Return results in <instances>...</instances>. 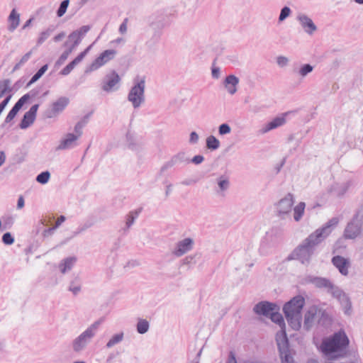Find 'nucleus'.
Returning <instances> with one entry per match:
<instances>
[{"label": "nucleus", "mask_w": 363, "mask_h": 363, "mask_svg": "<svg viewBox=\"0 0 363 363\" xmlns=\"http://www.w3.org/2000/svg\"><path fill=\"white\" fill-rule=\"evenodd\" d=\"M339 218L333 217L323 226L305 238L286 258V261L298 260L302 264L308 265L315 254V247L321 243L338 225Z\"/></svg>", "instance_id": "obj_1"}, {"label": "nucleus", "mask_w": 363, "mask_h": 363, "mask_svg": "<svg viewBox=\"0 0 363 363\" xmlns=\"http://www.w3.org/2000/svg\"><path fill=\"white\" fill-rule=\"evenodd\" d=\"M349 344L348 337L344 330H340L323 337L318 349L328 359L336 360L346 356Z\"/></svg>", "instance_id": "obj_2"}, {"label": "nucleus", "mask_w": 363, "mask_h": 363, "mask_svg": "<svg viewBox=\"0 0 363 363\" xmlns=\"http://www.w3.org/2000/svg\"><path fill=\"white\" fill-rule=\"evenodd\" d=\"M172 16L174 13L169 9H160L148 16L146 21L147 26L152 30L162 31L164 28L171 25Z\"/></svg>", "instance_id": "obj_3"}, {"label": "nucleus", "mask_w": 363, "mask_h": 363, "mask_svg": "<svg viewBox=\"0 0 363 363\" xmlns=\"http://www.w3.org/2000/svg\"><path fill=\"white\" fill-rule=\"evenodd\" d=\"M145 77L137 75L133 79V85L128 94V100L134 108H139L145 102Z\"/></svg>", "instance_id": "obj_4"}, {"label": "nucleus", "mask_w": 363, "mask_h": 363, "mask_svg": "<svg viewBox=\"0 0 363 363\" xmlns=\"http://www.w3.org/2000/svg\"><path fill=\"white\" fill-rule=\"evenodd\" d=\"M363 228V206L357 209L347 223L343 233L345 239L354 240L359 237Z\"/></svg>", "instance_id": "obj_5"}, {"label": "nucleus", "mask_w": 363, "mask_h": 363, "mask_svg": "<svg viewBox=\"0 0 363 363\" xmlns=\"http://www.w3.org/2000/svg\"><path fill=\"white\" fill-rule=\"evenodd\" d=\"M102 322V319L94 322L74 340L73 350L75 352L82 350L86 346V343L95 335L96 330Z\"/></svg>", "instance_id": "obj_6"}, {"label": "nucleus", "mask_w": 363, "mask_h": 363, "mask_svg": "<svg viewBox=\"0 0 363 363\" xmlns=\"http://www.w3.org/2000/svg\"><path fill=\"white\" fill-rule=\"evenodd\" d=\"M307 283L313 284L319 289H326L327 292L331 295H347L342 290L333 284L330 279L314 276H308L306 278Z\"/></svg>", "instance_id": "obj_7"}, {"label": "nucleus", "mask_w": 363, "mask_h": 363, "mask_svg": "<svg viewBox=\"0 0 363 363\" xmlns=\"http://www.w3.org/2000/svg\"><path fill=\"white\" fill-rule=\"evenodd\" d=\"M117 51L113 49L105 50L89 65L84 70V74H87L97 70L105 64L114 59Z\"/></svg>", "instance_id": "obj_8"}, {"label": "nucleus", "mask_w": 363, "mask_h": 363, "mask_svg": "<svg viewBox=\"0 0 363 363\" xmlns=\"http://www.w3.org/2000/svg\"><path fill=\"white\" fill-rule=\"evenodd\" d=\"M121 78L118 72L112 69L107 73L101 79V88L107 93L117 91L120 87Z\"/></svg>", "instance_id": "obj_9"}, {"label": "nucleus", "mask_w": 363, "mask_h": 363, "mask_svg": "<svg viewBox=\"0 0 363 363\" xmlns=\"http://www.w3.org/2000/svg\"><path fill=\"white\" fill-rule=\"evenodd\" d=\"M294 203V197L291 193H288L284 198L275 203L277 206V216L281 220L286 218L291 211Z\"/></svg>", "instance_id": "obj_10"}, {"label": "nucleus", "mask_w": 363, "mask_h": 363, "mask_svg": "<svg viewBox=\"0 0 363 363\" xmlns=\"http://www.w3.org/2000/svg\"><path fill=\"white\" fill-rule=\"evenodd\" d=\"M69 99L67 96H60L57 101L51 104L50 108H48L44 112V117L46 118H52L57 117L61 113L65 108L68 106Z\"/></svg>", "instance_id": "obj_11"}, {"label": "nucleus", "mask_w": 363, "mask_h": 363, "mask_svg": "<svg viewBox=\"0 0 363 363\" xmlns=\"http://www.w3.org/2000/svg\"><path fill=\"white\" fill-rule=\"evenodd\" d=\"M277 349L281 363H294V357L290 350V343L288 337L276 340Z\"/></svg>", "instance_id": "obj_12"}, {"label": "nucleus", "mask_w": 363, "mask_h": 363, "mask_svg": "<svg viewBox=\"0 0 363 363\" xmlns=\"http://www.w3.org/2000/svg\"><path fill=\"white\" fill-rule=\"evenodd\" d=\"M40 104H33L28 111H26L18 123V127L22 130H26L31 126L35 121L37 112Z\"/></svg>", "instance_id": "obj_13"}, {"label": "nucleus", "mask_w": 363, "mask_h": 363, "mask_svg": "<svg viewBox=\"0 0 363 363\" xmlns=\"http://www.w3.org/2000/svg\"><path fill=\"white\" fill-rule=\"evenodd\" d=\"M275 310H279V306L274 303L262 301L257 303L253 308L254 312L259 315L269 318Z\"/></svg>", "instance_id": "obj_14"}, {"label": "nucleus", "mask_w": 363, "mask_h": 363, "mask_svg": "<svg viewBox=\"0 0 363 363\" xmlns=\"http://www.w3.org/2000/svg\"><path fill=\"white\" fill-rule=\"evenodd\" d=\"M186 162L187 164L189 163V158L186 157V153L183 151L179 152L177 154L173 155L171 159L166 162L160 168L158 176H161L163 172H164L168 169L179 165L180 164Z\"/></svg>", "instance_id": "obj_15"}, {"label": "nucleus", "mask_w": 363, "mask_h": 363, "mask_svg": "<svg viewBox=\"0 0 363 363\" xmlns=\"http://www.w3.org/2000/svg\"><path fill=\"white\" fill-rule=\"evenodd\" d=\"M279 311V310L274 311L269 317L273 323L277 324L280 328V330L276 333V340L288 337L286 331V324L284 317Z\"/></svg>", "instance_id": "obj_16"}, {"label": "nucleus", "mask_w": 363, "mask_h": 363, "mask_svg": "<svg viewBox=\"0 0 363 363\" xmlns=\"http://www.w3.org/2000/svg\"><path fill=\"white\" fill-rule=\"evenodd\" d=\"M288 304L290 306L289 307V311L291 314H301V311L305 304V298L304 296H293V298L288 302H286L283 307V312L284 313V308L287 307Z\"/></svg>", "instance_id": "obj_17"}, {"label": "nucleus", "mask_w": 363, "mask_h": 363, "mask_svg": "<svg viewBox=\"0 0 363 363\" xmlns=\"http://www.w3.org/2000/svg\"><path fill=\"white\" fill-rule=\"evenodd\" d=\"M194 241L191 238H186L179 241L172 251V253L177 257H181L186 252L190 251L194 246Z\"/></svg>", "instance_id": "obj_18"}, {"label": "nucleus", "mask_w": 363, "mask_h": 363, "mask_svg": "<svg viewBox=\"0 0 363 363\" xmlns=\"http://www.w3.org/2000/svg\"><path fill=\"white\" fill-rule=\"evenodd\" d=\"M331 262L342 275L348 274V269L350 267V261L348 258L337 255L333 257Z\"/></svg>", "instance_id": "obj_19"}, {"label": "nucleus", "mask_w": 363, "mask_h": 363, "mask_svg": "<svg viewBox=\"0 0 363 363\" xmlns=\"http://www.w3.org/2000/svg\"><path fill=\"white\" fill-rule=\"evenodd\" d=\"M287 306H290L288 304ZM289 307L284 308V315L289 326L294 330H298L301 327V314H291Z\"/></svg>", "instance_id": "obj_20"}, {"label": "nucleus", "mask_w": 363, "mask_h": 363, "mask_svg": "<svg viewBox=\"0 0 363 363\" xmlns=\"http://www.w3.org/2000/svg\"><path fill=\"white\" fill-rule=\"evenodd\" d=\"M297 20L299 21L304 31L309 35H312L318 29L313 20L306 14L298 15Z\"/></svg>", "instance_id": "obj_21"}, {"label": "nucleus", "mask_w": 363, "mask_h": 363, "mask_svg": "<svg viewBox=\"0 0 363 363\" xmlns=\"http://www.w3.org/2000/svg\"><path fill=\"white\" fill-rule=\"evenodd\" d=\"M289 114L288 112L282 113L281 116H276L272 121H269L262 128V133H266L273 129H275L286 123V116Z\"/></svg>", "instance_id": "obj_22"}, {"label": "nucleus", "mask_w": 363, "mask_h": 363, "mask_svg": "<svg viewBox=\"0 0 363 363\" xmlns=\"http://www.w3.org/2000/svg\"><path fill=\"white\" fill-rule=\"evenodd\" d=\"M239 84V78L234 74L228 75L224 81L223 84L228 92L233 95L237 91V86Z\"/></svg>", "instance_id": "obj_23"}, {"label": "nucleus", "mask_w": 363, "mask_h": 363, "mask_svg": "<svg viewBox=\"0 0 363 363\" xmlns=\"http://www.w3.org/2000/svg\"><path fill=\"white\" fill-rule=\"evenodd\" d=\"M22 101H19V100H18L15 104L13 105V106L11 108V109L9 111L7 116H6L5 119H4V121L3 122V123L1 125V128H3L5 127V125L7 124V123H9L10 122H11L15 118L16 116H17L18 113L19 112V111L22 108V107L23 106V105L21 104Z\"/></svg>", "instance_id": "obj_24"}, {"label": "nucleus", "mask_w": 363, "mask_h": 363, "mask_svg": "<svg viewBox=\"0 0 363 363\" xmlns=\"http://www.w3.org/2000/svg\"><path fill=\"white\" fill-rule=\"evenodd\" d=\"M128 148L133 151H138L141 147V143L137 135L130 131H128L125 135Z\"/></svg>", "instance_id": "obj_25"}, {"label": "nucleus", "mask_w": 363, "mask_h": 363, "mask_svg": "<svg viewBox=\"0 0 363 363\" xmlns=\"http://www.w3.org/2000/svg\"><path fill=\"white\" fill-rule=\"evenodd\" d=\"M79 135H76L74 133H69L65 138H63L60 145L56 147L57 150H67L71 147L72 144L78 140Z\"/></svg>", "instance_id": "obj_26"}, {"label": "nucleus", "mask_w": 363, "mask_h": 363, "mask_svg": "<svg viewBox=\"0 0 363 363\" xmlns=\"http://www.w3.org/2000/svg\"><path fill=\"white\" fill-rule=\"evenodd\" d=\"M9 23L8 30L10 32H13L18 26L20 23V14L16 11V9H13L8 17Z\"/></svg>", "instance_id": "obj_27"}, {"label": "nucleus", "mask_w": 363, "mask_h": 363, "mask_svg": "<svg viewBox=\"0 0 363 363\" xmlns=\"http://www.w3.org/2000/svg\"><path fill=\"white\" fill-rule=\"evenodd\" d=\"M338 299L341 305L342 310L345 315L350 316L352 313V302L349 296H335Z\"/></svg>", "instance_id": "obj_28"}, {"label": "nucleus", "mask_w": 363, "mask_h": 363, "mask_svg": "<svg viewBox=\"0 0 363 363\" xmlns=\"http://www.w3.org/2000/svg\"><path fill=\"white\" fill-rule=\"evenodd\" d=\"M315 315H316V309L315 308H311L308 311H307L306 313H305L303 328L306 330L308 331L312 328Z\"/></svg>", "instance_id": "obj_29"}, {"label": "nucleus", "mask_w": 363, "mask_h": 363, "mask_svg": "<svg viewBox=\"0 0 363 363\" xmlns=\"http://www.w3.org/2000/svg\"><path fill=\"white\" fill-rule=\"evenodd\" d=\"M11 80L10 79H4L0 80V99L6 94H14L13 86H11Z\"/></svg>", "instance_id": "obj_30"}, {"label": "nucleus", "mask_w": 363, "mask_h": 363, "mask_svg": "<svg viewBox=\"0 0 363 363\" xmlns=\"http://www.w3.org/2000/svg\"><path fill=\"white\" fill-rule=\"evenodd\" d=\"M76 261L77 258L75 257H68L62 259L60 264V272L65 274L67 271L70 270Z\"/></svg>", "instance_id": "obj_31"}, {"label": "nucleus", "mask_w": 363, "mask_h": 363, "mask_svg": "<svg viewBox=\"0 0 363 363\" xmlns=\"http://www.w3.org/2000/svg\"><path fill=\"white\" fill-rule=\"evenodd\" d=\"M56 28V26L50 25L46 30L42 31L37 40V45H42L55 30Z\"/></svg>", "instance_id": "obj_32"}, {"label": "nucleus", "mask_w": 363, "mask_h": 363, "mask_svg": "<svg viewBox=\"0 0 363 363\" xmlns=\"http://www.w3.org/2000/svg\"><path fill=\"white\" fill-rule=\"evenodd\" d=\"M143 210V208H138L136 210L132 211L128 213V214L126 216V228L129 229L135 223V220L138 217L140 213H141Z\"/></svg>", "instance_id": "obj_33"}, {"label": "nucleus", "mask_w": 363, "mask_h": 363, "mask_svg": "<svg viewBox=\"0 0 363 363\" xmlns=\"http://www.w3.org/2000/svg\"><path fill=\"white\" fill-rule=\"evenodd\" d=\"M220 145V143L219 140L215 137L214 135H211L206 138V147L211 150L214 151L219 148Z\"/></svg>", "instance_id": "obj_34"}, {"label": "nucleus", "mask_w": 363, "mask_h": 363, "mask_svg": "<svg viewBox=\"0 0 363 363\" xmlns=\"http://www.w3.org/2000/svg\"><path fill=\"white\" fill-rule=\"evenodd\" d=\"M94 222L93 220H87L83 225H79L77 229L76 230V231H74L73 233V235L71 237V238H67L66 240H65L64 241H62L61 242V245H64L65 243H67V242L68 240H69L72 238L82 233V232L85 231L86 230H87L88 228H91L92 225H94Z\"/></svg>", "instance_id": "obj_35"}, {"label": "nucleus", "mask_w": 363, "mask_h": 363, "mask_svg": "<svg viewBox=\"0 0 363 363\" xmlns=\"http://www.w3.org/2000/svg\"><path fill=\"white\" fill-rule=\"evenodd\" d=\"M48 69V64H45L43 65L31 77L30 81L27 83L26 87H29L33 84L36 82L38 79H40L43 75L45 73V72Z\"/></svg>", "instance_id": "obj_36"}, {"label": "nucleus", "mask_w": 363, "mask_h": 363, "mask_svg": "<svg viewBox=\"0 0 363 363\" xmlns=\"http://www.w3.org/2000/svg\"><path fill=\"white\" fill-rule=\"evenodd\" d=\"M332 318L325 311H323L320 312V316L318 320V324L324 328H328L332 324Z\"/></svg>", "instance_id": "obj_37"}, {"label": "nucleus", "mask_w": 363, "mask_h": 363, "mask_svg": "<svg viewBox=\"0 0 363 363\" xmlns=\"http://www.w3.org/2000/svg\"><path fill=\"white\" fill-rule=\"evenodd\" d=\"M153 33L151 38L146 42V45L150 48L152 49L160 42L162 31L152 30Z\"/></svg>", "instance_id": "obj_38"}, {"label": "nucleus", "mask_w": 363, "mask_h": 363, "mask_svg": "<svg viewBox=\"0 0 363 363\" xmlns=\"http://www.w3.org/2000/svg\"><path fill=\"white\" fill-rule=\"evenodd\" d=\"M153 33L151 38L146 42V45L150 48L152 49L160 42L162 31L152 30Z\"/></svg>", "instance_id": "obj_39"}, {"label": "nucleus", "mask_w": 363, "mask_h": 363, "mask_svg": "<svg viewBox=\"0 0 363 363\" xmlns=\"http://www.w3.org/2000/svg\"><path fill=\"white\" fill-rule=\"evenodd\" d=\"M305 202L301 201L294 208V219L296 221H299L303 217L305 211Z\"/></svg>", "instance_id": "obj_40"}, {"label": "nucleus", "mask_w": 363, "mask_h": 363, "mask_svg": "<svg viewBox=\"0 0 363 363\" xmlns=\"http://www.w3.org/2000/svg\"><path fill=\"white\" fill-rule=\"evenodd\" d=\"M200 258L201 255L198 253L187 256L182 260V267L187 265L189 268H190L192 265L195 264Z\"/></svg>", "instance_id": "obj_41"}, {"label": "nucleus", "mask_w": 363, "mask_h": 363, "mask_svg": "<svg viewBox=\"0 0 363 363\" xmlns=\"http://www.w3.org/2000/svg\"><path fill=\"white\" fill-rule=\"evenodd\" d=\"M39 93H40L39 89H33L27 94L22 96L18 100H19V101H22L21 104L24 106V104L28 103L31 99H33V98H35L36 96H38Z\"/></svg>", "instance_id": "obj_42"}, {"label": "nucleus", "mask_w": 363, "mask_h": 363, "mask_svg": "<svg viewBox=\"0 0 363 363\" xmlns=\"http://www.w3.org/2000/svg\"><path fill=\"white\" fill-rule=\"evenodd\" d=\"M150 328L149 322L145 319H139L137 325L136 330L139 334H145L146 333Z\"/></svg>", "instance_id": "obj_43"}, {"label": "nucleus", "mask_w": 363, "mask_h": 363, "mask_svg": "<svg viewBox=\"0 0 363 363\" xmlns=\"http://www.w3.org/2000/svg\"><path fill=\"white\" fill-rule=\"evenodd\" d=\"M50 172L48 170L41 172L35 177V181L40 184H46L50 179Z\"/></svg>", "instance_id": "obj_44"}, {"label": "nucleus", "mask_w": 363, "mask_h": 363, "mask_svg": "<svg viewBox=\"0 0 363 363\" xmlns=\"http://www.w3.org/2000/svg\"><path fill=\"white\" fill-rule=\"evenodd\" d=\"M123 337L124 334L123 332L113 335L112 337L106 343V347L107 348H111L113 347L115 345L121 342L123 340Z\"/></svg>", "instance_id": "obj_45"}, {"label": "nucleus", "mask_w": 363, "mask_h": 363, "mask_svg": "<svg viewBox=\"0 0 363 363\" xmlns=\"http://www.w3.org/2000/svg\"><path fill=\"white\" fill-rule=\"evenodd\" d=\"M313 69L314 67L313 65L309 63H306L301 65L300 68L297 71V73L299 74V76L303 78L312 72Z\"/></svg>", "instance_id": "obj_46"}, {"label": "nucleus", "mask_w": 363, "mask_h": 363, "mask_svg": "<svg viewBox=\"0 0 363 363\" xmlns=\"http://www.w3.org/2000/svg\"><path fill=\"white\" fill-rule=\"evenodd\" d=\"M217 184L220 191H225L229 188L230 181L228 177L221 175L217 179Z\"/></svg>", "instance_id": "obj_47"}, {"label": "nucleus", "mask_w": 363, "mask_h": 363, "mask_svg": "<svg viewBox=\"0 0 363 363\" xmlns=\"http://www.w3.org/2000/svg\"><path fill=\"white\" fill-rule=\"evenodd\" d=\"M69 4V0H63L61 1L57 11L56 15L57 17L60 18L66 13L67 8Z\"/></svg>", "instance_id": "obj_48"}, {"label": "nucleus", "mask_w": 363, "mask_h": 363, "mask_svg": "<svg viewBox=\"0 0 363 363\" xmlns=\"http://www.w3.org/2000/svg\"><path fill=\"white\" fill-rule=\"evenodd\" d=\"M94 44V42L89 45L88 47H86L82 52L78 54V55L72 60L77 65H78L79 62H81L84 58L87 55L90 50L91 49L93 45Z\"/></svg>", "instance_id": "obj_49"}, {"label": "nucleus", "mask_w": 363, "mask_h": 363, "mask_svg": "<svg viewBox=\"0 0 363 363\" xmlns=\"http://www.w3.org/2000/svg\"><path fill=\"white\" fill-rule=\"evenodd\" d=\"M32 52L29 51L26 52L20 60V61L15 65V66L13 68L12 72H16V70L19 69L21 67L24 65L31 57Z\"/></svg>", "instance_id": "obj_50"}, {"label": "nucleus", "mask_w": 363, "mask_h": 363, "mask_svg": "<svg viewBox=\"0 0 363 363\" xmlns=\"http://www.w3.org/2000/svg\"><path fill=\"white\" fill-rule=\"evenodd\" d=\"M1 241L6 245H11L14 243L15 239L10 232H6L2 235Z\"/></svg>", "instance_id": "obj_51"}, {"label": "nucleus", "mask_w": 363, "mask_h": 363, "mask_svg": "<svg viewBox=\"0 0 363 363\" xmlns=\"http://www.w3.org/2000/svg\"><path fill=\"white\" fill-rule=\"evenodd\" d=\"M346 246L344 245V241L341 238L338 239L333 245V253L340 254L342 252V250H344Z\"/></svg>", "instance_id": "obj_52"}, {"label": "nucleus", "mask_w": 363, "mask_h": 363, "mask_svg": "<svg viewBox=\"0 0 363 363\" xmlns=\"http://www.w3.org/2000/svg\"><path fill=\"white\" fill-rule=\"evenodd\" d=\"M291 13V9L287 6H284L280 11L279 16V22L284 21L286 18H288Z\"/></svg>", "instance_id": "obj_53"}, {"label": "nucleus", "mask_w": 363, "mask_h": 363, "mask_svg": "<svg viewBox=\"0 0 363 363\" xmlns=\"http://www.w3.org/2000/svg\"><path fill=\"white\" fill-rule=\"evenodd\" d=\"M77 65L73 60L69 62L61 71L60 72V75L67 76L68 75Z\"/></svg>", "instance_id": "obj_54"}, {"label": "nucleus", "mask_w": 363, "mask_h": 363, "mask_svg": "<svg viewBox=\"0 0 363 363\" xmlns=\"http://www.w3.org/2000/svg\"><path fill=\"white\" fill-rule=\"evenodd\" d=\"M14 223V219L12 216H8L3 218V224L1 230L10 229Z\"/></svg>", "instance_id": "obj_55"}, {"label": "nucleus", "mask_w": 363, "mask_h": 363, "mask_svg": "<svg viewBox=\"0 0 363 363\" xmlns=\"http://www.w3.org/2000/svg\"><path fill=\"white\" fill-rule=\"evenodd\" d=\"M231 132V128L227 123H223L218 126V133L220 135L229 134Z\"/></svg>", "instance_id": "obj_56"}, {"label": "nucleus", "mask_w": 363, "mask_h": 363, "mask_svg": "<svg viewBox=\"0 0 363 363\" xmlns=\"http://www.w3.org/2000/svg\"><path fill=\"white\" fill-rule=\"evenodd\" d=\"M91 29V26L85 25L81 26L79 29L75 30L74 31L79 35L81 40L84 38V36L89 32Z\"/></svg>", "instance_id": "obj_57"}, {"label": "nucleus", "mask_w": 363, "mask_h": 363, "mask_svg": "<svg viewBox=\"0 0 363 363\" xmlns=\"http://www.w3.org/2000/svg\"><path fill=\"white\" fill-rule=\"evenodd\" d=\"M217 57H216L213 62L212 67H211V75L213 79H218L220 76V67H216L215 65L216 63Z\"/></svg>", "instance_id": "obj_58"}, {"label": "nucleus", "mask_w": 363, "mask_h": 363, "mask_svg": "<svg viewBox=\"0 0 363 363\" xmlns=\"http://www.w3.org/2000/svg\"><path fill=\"white\" fill-rule=\"evenodd\" d=\"M13 94H6L4 99L0 102V109L4 111L8 104L11 101Z\"/></svg>", "instance_id": "obj_59"}, {"label": "nucleus", "mask_w": 363, "mask_h": 363, "mask_svg": "<svg viewBox=\"0 0 363 363\" xmlns=\"http://www.w3.org/2000/svg\"><path fill=\"white\" fill-rule=\"evenodd\" d=\"M67 39L72 43L77 42V45L81 43V39L79 35L74 30L69 35Z\"/></svg>", "instance_id": "obj_60"}, {"label": "nucleus", "mask_w": 363, "mask_h": 363, "mask_svg": "<svg viewBox=\"0 0 363 363\" xmlns=\"http://www.w3.org/2000/svg\"><path fill=\"white\" fill-rule=\"evenodd\" d=\"M204 161V157L202 155H196L191 159H189V163H193L196 165L201 164Z\"/></svg>", "instance_id": "obj_61"}, {"label": "nucleus", "mask_w": 363, "mask_h": 363, "mask_svg": "<svg viewBox=\"0 0 363 363\" xmlns=\"http://www.w3.org/2000/svg\"><path fill=\"white\" fill-rule=\"evenodd\" d=\"M289 59L284 56H279L277 57V63L281 67H284L288 65Z\"/></svg>", "instance_id": "obj_62"}, {"label": "nucleus", "mask_w": 363, "mask_h": 363, "mask_svg": "<svg viewBox=\"0 0 363 363\" xmlns=\"http://www.w3.org/2000/svg\"><path fill=\"white\" fill-rule=\"evenodd\" d=\"M226 363H238L236 354L233 350L229 351Z\"/></svg>", "instance_id": "obj_63"}, {"label": "nucleus", "mask_w": 363, "mask_h": 363, "mask_svg": "<svg viewBox=\"0 0 363 363\" xmlns=\"http://www.w3.org/2000/svg\"><path fill=\"white\" fill-rule=\"evenodd\" d=\"M81 286L79 284L72 281L69 286V290L72 291L74 295L80 291Z\"/></svg>", "instance_id": "obj_64"}]
</instances>
